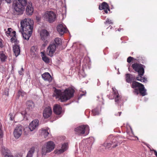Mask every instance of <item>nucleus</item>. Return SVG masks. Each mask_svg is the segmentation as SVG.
<instances>
[{
  "instance_id": "0eeeda50",
  "label": "nucleus",
  "mask_w": 157,
  "mask_h": 157,
  "mask_svg": "<svg viewBox=\"0 0 157 157\" xmlns=\"http://www.w3.org/2000/svg\"><path fill=\"white\" fill-rule=\"evenodd\" d=\"M55 144L52 141L48 142L46 145H44L42 149V155H45L47 153L50 152L54 148Z\"/></svg>"
},
{
  "instance_id": "680f3d73",
  "label": "nucleus",
  "mask_w": 157,
  "mask_h": 157,
  "mask_svg": "<svg viewBox=\"0 0 157 157\" xmlns=\"http://www.w3.org/2000/svg\"><path fill=\"white\" fill-rule=\"evenodd\" d=\"M65 9H66V7L65 6L64 7Z\"/></svg>"
},
{
  "instance_id": "8fccbe9b",
  "label": "nucleus",
  "mask_w": 157,
  "mask_h": 157,
  "mask_svg": "<svg viewBox=\"0 0 157 157\" xmlns=\"http://www.w3.org/2000/svg\"><path fill=\"white\" fill-rule=\"evenodd\" d=\"M8 3H10L13 0H5Z\"/></svg>"
},
{
  "instance_id": "f03ea898",
  "label": "nucleus",
  "mask_w": 157,
  "mask_h": 157,
  "mask_svg": "<svg viewBox=\"0 0 157 157\" xmlns=\"http://www.w3.org/2000/svg\"><path fill=\"white\" fill-rule=\"evenodd\" d=\"M74 91V89L71 87H68L63 92L60 90L55 89L54 95L57 97H60V101L63 102L66 101L72 97Z\"/></svg>"
},
{
  "instance_id": "c756f323",
  "label": "nucleus",
  "mask_w": 157,
  "mask_h": 157,
  "mask_svg": "<svg viewBox=\"0 0 157 157\" xmlns=\"http://www.w3.org/2000/svg\"><path fill=\"white\" fill-rule=\"evenodd\" d=\"M114 145V144H112V143H107L106 144H105V146L106 147V149H112V146Z\"/></svg>"
},
{
  "instance_id": "c85d7f7f",
  "label": "nucleus",
  "mask_w": 157,
  "mask_h": 157,
  "mask_svg": "<svg viewBox=\"0 0 157 157\" xmlns=\"http://www.w3.org/2000/svg\"><path fill=\"white\" fill-rule=\"evenodd\" d=\"M112 89L114 94V97H115V101L116 102H117L119 100V95L117 94V92L114 90L113 88H112Z\"/></svg>"
},
{
  "instance_id": "20e7f679",
  "label": "nucleus",
  "mask_w": 157,
  "mask_h": 157,
  "mask_svg": "<svg viewBox=\"0 0 157 157\" xmlns=\"http://www.w3.org/2000/svg\"><path fill=\"white\" fill-rule=\"evenodd\" d=\"M132 87L133 88H135L134 92L137 94H138L139 92L142 96H144L146 95V90L145 89L144 85L141 83L136 81H133Z\"/></svg>"
},
{
  "instance_id": "864d4df0",
  "label": "nucleus",
  "mask_w": 157,
  "mask_h": 157,
  "mask_svg": "<svg viewBox=\"0 0 157 157\" xmlns=\"http://www.w3.org/2000/svg\"><path fill=\"white\" fill-rule=\"evenodd\" d=\"M36 20L38 21H39L40 20V18L38 17H36Z\"/></svg>"
},
{
  "instance_id": "bb28decb",
  "label": "nucleus",
  "mask_w": 157,
  "mask_h": 157,
  "mask_svg": "<svg viewBox=\"0 0 157 157\" xmlns=\"http://www.w3.org/2000/svg\"><path fill=\"white\" fill-rule=\"evenodd\" d=\"M0 58L2 62H4L7 58L3 52H0Z\"/></svg>"
},
{
  "instance_id": "473e14b6",
  "label": "nucleus",
  "mask_w": 157,
  "mask_h": 157,
  "mask_svg": "<svg viewBox=\"0 0 157 157\" xmlns=\"http://www.w3.org/2000/svg\"><path fill=\"white\" fill-rule=\"evenodd\" d=\"M37 50V48L36 46H33L31 48V52H32L34 53V54H36V52Z\"/></svg>"
},
{
  "instance_id": "49530a36",
  "label": "nucleus",
  "mask_w": 157,
  "mask_h": 157,
  "mask_svg": "<svg viewBox=\"0 0 157 157\" xmlns=\"http://www.w3.org/2000/svg\"><path fill=\"white\" fill-rule=\"evenodd\" d=\"M22 91V93L21 94V96L22 97H23V96H24L25 95V92L23 91Z\"/></svg>"
},
{
  "instance_id": "9d476101",
  "label": "nucleus",
  "mask_w": 157,
  "mask_h": 157,
  "mask_svg": "<svg viewBox=\"0 0 157 157\" xmlns=\"http://www.w3.org/2000/svg\"><path fill=\"white\" fill-rule=\"evenodd\" d=\"M57 47V45L54 43H51L47 48V53L48 55L50 57H52Z\"/></svg>"
},
{
  "instance_id": "6e6d98bb",
  "label": "nucleus",
  "mask_w": 157,
  "mask_h": 157,
  "mask_svg": "<svg viewBox=\"0 0 157 157\" xmlns=\"http://www.w3.org/2000/svg\"><path fill=\"white\" fill-rule=\"evenodd\" d=\"M121 112H118V113H119V116H120V115H121Z\"/></svg>"
},
{
  "instance_id": "f704fd0d",
  "label": "nucleus",
  "mask_w": 157,
  "mask_h": 157,
  "mask_svg": "<svg viewBox=\"0 0 157 157\" xmlns=\"http://www.w3.org/2000/svg\"><path fill=\"white\" fill-rule=\"evenodd\" d=\"M33 10H25V14L27 16L31 15L33 13Z\"/></svg>"
},
{
  "instance_id": "b1692460",
  "label": "nucleus",
  "mask_w": 157,
  "mask_h": 157,
  "mask_svg": "<svg viewBox=\"0 0 157 157\" xmlns=\"http://www.w3.org/2000/svg\"><path fill=\"white\" fill-rule=\"evenodd\" d=\"M24 10H12V13L15 16L20 15L24 13Z\"/></svg>"
},
{
  "instance_id": "bf43d9fd",
  "label": "nucleus",
  "mask_w": 157,
  "mask_h": 157,
  "mask_svg": "<svg viewBox=\"0 0 157 157\" xmlns=\"http://www.w3.org/2000/svg\"><path fill=\"white\" fill-rule=\"evenodd\" d=\"M59 4H60V5H62V4H63V3H62V2H59Z\"/></svg>"
},
{
  "instance_id": "5701e85b",
  "label": "nucleus",
  "mask_w": 157,
  "mask_h": 157,
  "mask_svg": "<svg viewBox=\"0 0 157 157\" xmlns=\"http://www.w3.org/2000/svg\"><path fill=\"white\" fill-rule=\"evenodd\" d=\"M49 129H43L42 130V134L45 138H46L49 134Z\"/></svg>"
},
{
  "instance_id": "58836bf2",
  "label": "nucleus",
  "mask_w": 157,
  "mask_h": 157,
  "mask_svg": "<svg viewBox=\"0 0 157 157\" xmlns=\"http://www.w3.org/2000/svg\"><path fill=\"white\" fill-rule=\"evenodd\" d=\"M24 71L23 68L22 67L21 70L18 71L19 74L21 75L23 74V72Z\"/></svg>"
},
{
  "instance_id": "6ab92c4d",
  "label": "nucleus",
  "mask_w": 157,
  "mask_h": 157,
  "mask_svg": "<svg viewBox=\"0 0 157 157\" xmlns=\"http://www.w3.org/2000/svg\"><path fill=\"white\" fill-rule=\"evenodd\" d=\"M99 10H109V6L105 2H103L99 6Z\"/></svg>"
},
{
  "instance_id": "f257e3e1",
  "label": "nucleus",
  "mask_w": 157,
  "mask_h": 157,
  "mask_svg": "<svg viewBox=\"0 0 157 157\" xmlns=\"http://www.w3.org/2000/svg\"><path fill=\"white\" fill-rule=\"evenodd\" d=\"M21 32L24 39L28 40L32 35L33 27V22L29 18H25L21 22Z\"/></svg>"
},
{
  "instance_id": "603ef678",
  "label": "nucleus",
  "mask_w": 157,
  "mask_h": 157,
  "mask_svg": "<svg viewBox=\"0 0 157 157\" xmlns=\"http://www.w3.org/2000/svg\"><path fill=\"white\" fill-rule=\"evenodd\" d=\"M6 35H7V36H8V34L10 35V34H11V33H10V32H8L7 31L6 32Z\"/></svg>"
},
{
  "instance_id": "a211bd4d",
  "label": "nucleus",
  "mask_w": 157,
  "mask_h": 157,
  "mask_svg": "<svg viewBox=\"0 0 157 157\" xmlns=\"http://www.w3.org/2000/svg\"><path fill=\"white\" fill-rule=\"evenodd\" d=\"M42 78L45 81L50 82L52 81V78L49 73L45 72L42 75Z\"/></svg>"
},
{
  "instance_id": "cd10ccee",
  "label": "nucleus",
  "mask_w": 157,
  "mask_h": 157,
  "mask_svg": "<svg viewBox=\"0 0 157 157\" xmlns=\"http://www.w3.org/2000/svg\"><path fill=\"white\" fill-rule=\"evenodd\" d=\"M27 106L29 109H32L34 107V104L33 102L31 101H29L27 102Z\"/></svg>"
},
{
  "instance_id": "7c9ffc66",
  "label": "nucleus",
  "mask_w": 157,
  "mask_h": 157,
  "mask_svg": "<svg viewBox=\"0 0 157 157\" xmlns=\"http://www.w3.org/2000/svg\"><path fill=\"white\" fill-rule=\"evenodd\" d=\"M92 113L94 116L98 115L99 114V111L98 108H96L92 110Z\"/></svg>"
},
{
  "instance_id": "c03bdc74",
  "label": "nucleus",
  "mask_w": 157,
  "mask_h": 157,
  "mask_svg": "<svg viewBox=\"0 0 157 157\" xmlns=\"http://www.w3.org/2000/svg\"><path fill=\"white\" fill-rule=\"evenodd\" d=\"M109 10H110V9H113L114 8L113 6L112 5H110V6H109Z\"/></svg>"
},
{
  "instance_id": "e433bc0d",
  "label": "nucleus",
  "mask_w": 157,
  "mask_h": 157,
  "mask_svg": "<svg viewBox=\"0 0 157 157\" xmlns=\"http://www.w3.org/2000/svg\"><path fill=\"white\" fill-rule=\"evenodd\" d=\"M113 22H112V21L111 20H109V19L107 18L106 19V20L105 22V24H112Z\"/></svg>"
},
{
  "instance_id": "37998d69",
  "label": "nucleus",
  "mask_w": 157,
  "mask_h": 157,
  "mask_svg": "<svg viewBox=\"0 0 157 157\" xmlns=\"http://www.w3.org/2000/svg\"><path fill=\"white\" fill-rule=\"evenodd\" d=\"M152 151H154L155 155L157 157V151L154 149L151 150Z\"/></svg>"
},
{
  "instance_id": "5fc2aeb1",
  "label": "nucleus",
  "mask_w": 157,
  "mask_h": 157,
  "mask_svg": "<svg viewBox=\"0 0 157 157\" xmlns=\"http://www.w3.org/2000/svg\"><path fill=\"white\" fill-rule=\"evenodd\" d=\"M105 13H108V10H104Z\"/></svg>"
},
{
  "instance_id": "39448f33",
  "label": "nucleus",
  "mask_w": 157,
  "mask_h": 157,
  "mask_svg": "<svg viewBox=\"0 0 157 157\" xmlns=\"http://www.w3.org/2000/svg\"><path fill=\"white\" fill-rule=\"evenodd\" d=\"M27 3V0H15L13 2V6L14 10H23Z\"/></svg>"
},
{
  "instance_id": "f3484780",
  "label": "nucleus",
  "mask_w": 157,
  "mask_h": 157,
  "mask_svg": "<svg viewBox=\"0 0 157 157\" xmlns=\"http://www.w3.org/2000/svg\"><path fill=\"white\" fill-rule=\"evenodd\" d=\"M54 113L57 115H60L62 112V108L59 105L56 104L53 107Z\"/></svg>"
},
{
  "instance_id": "e2e57ef3",
  "label": "nucleus",
  "mask_w": 157,
  "mask_h": 157,
  "mask_svg": "<svg viewBox=\"0 0 157 157\" xmlns=\"http://www.w3.org/2000/svg\"><path fill=\"white\" fill-rule=\"evenodd\" d=\"M26 157H28L26 156Z\"/></svg>"
},
{
  "instance_id": "052dcab7",
  "label": "nucleus",
  "mask_w": 157,
  "mask_h": 157,
  "mask_svg": "<svg viewBox=\"0 0 157 157\" xmlns=\"http://www.w3.org/2000/svg\"><path fill=\"white\" fill-rule=\"evenodd\" d=\"M120 29H118V31H120Z\"/></svg>"
},
{
  "instance_id": "ddd939ff",
  "label": "nucleus",
  "mask_w": 157,
  "mask_h": 157,
  "mask_svg": "<svg viewBox=\"0 0 157 157\" xmlns=\"http://www.w3.org/2000/svg\"><path fill=\"white\" fill-rule=\"evenodd\" d=\"M52 114V109L49 106L46 107L43 111V116L45 119L49 118L51 115Z\"/></svg>"
},
{
  "instance_id": "2f4dec72",
  "label": "nucleus",
  "mask_w": 157,
  "mask_h": 157,
  "mask_svg": "<svg viewBox=\"0 0 157 157\" xmlns=\"http://www.w3.org/2000/svg\"><path fill=\"white\" fill-rule=\"evenodd\" d=\"M32 5V3L30 2H28L27 6L26 7V10H31V9H33V8Z\"/></svg>"
},
{
  "instance_id": "de8ad7c7",
  "label": "nucleus",
  "mask_w": 157,
  "mask_h": 157,
  "mask_svg": "<svg viewBox=\"0 0 157 157\" xmlns=\"http://www.w3.org/2000/svg\"><path fill=\"white\" fill-rule=\"evenodd\" d=\"M22 93V91L20 90V91H19L18 92V96H21V94Z\"/></svg>"
},
{
  "instance_id": "79ce46f5",
  "label": "nucleus",
  "mask_w": 157,
  "mask_h": 157,
  "mask_svg": "<svg viewBox=\"0 0 157 157\" xmlns=\"http://www.w3.org/2000/svg\"><path fill=\"white\" fill-rule=\"evenodd\" d=\"M9 115L10 116V120L12 121L13 120V117L12 116V114L11 113H10Z\"/></svg>"
},
{
  "instance_id": "f8f14e48",
  "label": "nucleus",
  "mask_w": 157,
  "mask_h": 157,
  "mask_svg": "<svg viewBox=\"0 0 157 157\" xmlns=\"http://www.w3.org/2000/svg\"><path fill=\"white\" fill-rule=\"evenodd\" d=\"M39 122L38 120L35 119L30 123L29 128L31 131L37 129L38 126Z\"/></svg>"
},
{
  "instance_id": "412c9836",
  "label": "nucleus",
  "mask_w": 157,
  "mask_h": 157,
  "mask_svg": "<svg viewBox=\"0 0 157 157\" xmlns=\"http://www.w3.org/2000/svg\"><path fill=\"white\" fill-rule=\"evenodd\" d=\"M13 51L15 56L17 57L20 53V47L17 45H14L13 47Z\"/></svg>"
},
{
  "instance_id": "2eb2a0df",
  "label": "nucleus",
  "mask_w": 157,
  "mask_h": 157,
  "mask_svg": "<svg viewBox=\"0 0 157 157\" xmlns=\"http://www.w3.org/2000/svg\"><path fill=\"white\" fill-rule=\"evenodd\" d=\"M1 151L4 157H13L10 153V151L4 147H2Z\"/></svg>"
},
{
  "instance_id": "a19ab883",
  "label": "nucleus",
  "mask_w": 157,
  "mask_h": 157,
  "mask_svg": "<svg viewBox=\"0 0 157 157\" xmlns=\"http://www.w3.org/2000/svg\"><path fill=\"white\" fill-rule=\"evenodd\" d=\"M11 34L12 35H13V36L14 37H16V32L15 31H13L12 33H11Z\"/></svg>"
},
{
  "instance_id": "ea45409f",
  "label": "nucleus",
  "mask_w": 157,
  "mask_h": 157,
  "mask_svg": "<svg viewBox=\"0 0 157 157\" xmlns=\"http://www.w3.org/2000/svg\"><path fill=\"white\" fill-rule=\"evenodd\" d=\"M21 114L24 117L25 116V115L26 114V112L25 111H22L21 113Z\"/></svg>"
},
{
  "instance_id": "4468645a",
  "label": "nucleus",
  "mask_w": 157,
  "mask_h": 157,
  "mask_svg": "<svg viewBox=\"0 0 157 157\" xmlns=\"http://www.w3.org/2000/svg\"><path fill=\"white\" fill-rule=\"evenodd\" d=\"M41 38L42 40H45L46 43L47 41V39L49 36V32L45 29L42 30L40 33Z\"/></svg>"
},
{
  "instance_id": "dca6fc26",
  "label": "nucleus",
  "mask_w": 157,
  "mask_h": 157,
  "mask_svg": "<svg viewBox=\"0 0 157 157\" xmlns=\"http://www.w3.org/2000/svg\"><path fill=\"white\" fill-rule=\"evenodd\" d=\"M57 30L61 35H63L67 31V29L66 28L63 26L62 24H60L58 25L57 27Z\"/></svg>"
},
{
  "instance_id": "72a5a7b5",
  "label": "nucleus",
  "mask_w": 157,
  "mask_h": 157,
  "mask_svg": "<svg viewBox=\"0 0 157 157\" xmlns=\"http://www.w3.org/2000/svg\"><path fill=\"white\" fill-rule=\"evenodd\" d=\"M42 59L46 63H48L49 62V59L46 57L45 56L43 55L42 56Z\"/></svg>"
},
{
  "instance_id": "4c0bfd02",
  "label": "nucleus",
  "mask_w": 157,
  "mask_h": 157,
  "mask_svg": "<svg viewBox=\"0 0 157 157\" xmlns=\"http://www.w3.org/2000/svg\"><path fill=\"white\" fill-rule=\"evenodd\" d=\"M133 59V58L129 56L127 59V62L128 63H130Z\"/></svg>"
},
{
  "instance_id": "7ed1b4c3",
  "label": "nucleus",
  "mask_w": 157,
  "mask_h": 157,
  "mask_svg": "<svg viewBox=\"0 0 157 157\" xmlns=\"http://www.w3.org/2000/svg\"><path fill=\"white\" fill-rule=\"evenodd\" d=\"M133 69L138 74V76L136 77V80L142 82L146 83L147 82V78L142 76L144 73V68L145 67L144 65L139 63H134L132 66Z\"/></svg>"
},
{
  "instance_id": "4be33fe9",
  "label": "nucleus",
  "mask_w": 157,
  "mask_h": 157,
  "mask_svg": "<svg viewBox=\"0 0 157 157\" xmlns=\"http://www.w3.org/2000/svg\"><path fill=\"white\" fill-rule=\"evenodd\" d=\"M35 151V148L34 147H31L28 152L27 157H33Z\"/></svg>"
},
{
  "instance_id": "a878e982",
  "label": "nucleus",
  "mask_w": 157,
  "mask_h": 157,
  "mask_svg": "<svg viewBox=\"0 0 157 157\" xmlns=\"http://www.w3.org/2000/svg\"><path fill=\"white\" fill-rule=\"evenodd\" d=\"M55 43L57 45V47H58L59 45H60L62 44V41L61 39L58 37L56 38L54 40Z\"/></svg>"
},
{
  "instance_id": "6e6552de",
  "label": "nucleus",
  "mask_w": 157,
  "mask_h": 157,
  "mask_svg": "<svg viewBox=\"0 0 157 157\" xmlns=\"http://www.w3.org/2000/svg\"><path fill=\"white\" fill-rule=\"evenodd\" d=\"M44 18L50 23L53 22L56 20V15L52 11H47L44 15Z\"/></svg>"
},
{
  "instance_id": "3c124183",
  "label": "nucleus",
  "mask_w": 157,
  "mask_h": 157,
  "mask_svg": "<svg viewBox=\"0 0 157 157\" xmlns=\"http://www.w3.org/2000/svg\"><path fill=\"white\" fill-rule=\"evenodd\" d=\"M2 47V44L1 41H0V47Z\"/></svg>"
},
{
  "instance_id": "393cba45",
  "label": "nucleus",
  "mask_w": 157,
  "mask_h": 157,
  "mask_svg": "<svg viewBox=\"0 0 157 157\" xmlns=\"http://www.w3.org/2000/svg\"><path fill=\"white\" fill-rule=\"evenodd\" d=\"M67 149V144L65 143L62 145V148L59 150V153H63Z\"/></svg>"
},
{
  "instance_id": "a18cd8bd",
  "label": "nucleus",
  "mask_w": 157,
  "mask_h": 157,
  "mask_svg": "<svg viewBox=\"0 0 157 157\" xmlns=\"http://www.w3.org/2000/svg\"><path fill=\"white\" fill-rule=\"evenodd\" d=\"M13 37H14L13 36V37L12 38H11L10 39L11 41L12 42H15V39L14 38H13Z\"/></svg>"
},
{
  "instance_id": "423d86ee",
  "label": "nucleus",
  "mask_w": 157,
  "mask_h": 157,
  "mask_svg": "<svg viewBox=\"0 0 157 157\" xmlns=\"http://www.w3.org/2000/svg\"><path fill=\"white\" fill-rule=\"evenodd\" d=\"M75 130L77 134L79 135L84 134L85 136L88 134L89 128L87 125H81L76 128Z\"/></svg>"
},
{
  "instance_id": "4d7b16f0",
  "label": "nucleus",
  "mask_w": 157,
  "mask_h": 157,
  "mask_svg": "<svg viewBox=\"0 0 157 157\" xmlns=\"http://www.w3.org/2000/svg\"><path fill=\"white\" fill-rule=\"evenodd\" d=\"M2 82V80L0 78V84H1V83Z\"/></svg>"
},
{
  "instance_id": "09e8293b",
  "label": "nucleus",
  "mask_w": 157,
  "mask_h": 157,
  "mask_svg": "<svg viewBox=\"0 0 157 157\" xmlns=\"http://www.w3.org/2000/svg\"><path fill=\"white\" fill-rule=\"evenodd\" d=\"M12 29L11 28H9L8 29V32H10V33H11V31H12Z\"/></svg>"
},
{
  "instance_id": "9b49d317",
  "label": "nucleus",
  "mask_w": 157,
  "mask_h": 157,
  "mask_svg": "<svg viewBox=\"0 0 157 157\" xmlns=\"http://www.w3.org/2000/svg\"><path fill=\"white\" fill-rule=\"evenodd\" d=\"M23 132V127L21 125H17L14 129L13 135L17 139L21 135Z\"/></svg>"
},
{
  "instance_id": "13d9d810",
  "label": "nucleus",
  "mask_w": 157,
  "mask_h": 157,
  "mask_svg": "<svg viewBox=\"0 0 157 157\" xmlns=\"http://www.w3.org/2000/svg\"><path fill=\"white\" fill-rule=\"evenodd\" d=\"M2 1V0H0V5Z\"/></svg>"
},
{
  "instance_id": "1a4fd4ad",
  "label": "nucleus",
  "mask_w": 157,
  "mask_h": 157,
  "mask_svg": "<svg viewBox=\"0 0 157 157\" xmlns=\"http://www.w3.org/2000/svg\"><path fill=\"white\" fill-rule=\"evenodd\" d=\"M120 136L114 137L112 135H109L107 138L108 140H110V142L114 145L112 146L113 148H115L118 145V142L121 143V142L120 140Z\"/></svg>"
},
{
  "instance_id": "aec40b11",
  "label": "nucleus",
  "mask_w": 157,
  "mask_h": 157,
  "mask_svg": "<svg viewBox=\"0 0 157 157\" xmlns=\"http://www.w3.org/2000/svg\"><path fill=\"white\" fill-rule=\"evenodd\" d=\"M135 77L132 75L127 74H126V81L127 82L131 83L132 81L135 79Z\"/></svg>"
},
{
  "instance_id": "c9c22d12",
  "label": "nucleus",
  "mask_w": 157,
  "mask_h": 157,
  "mask_svg": "<svg viewBox=\"0 0 157 157\" xmlns=\"http://www.w3.org/2000/svg\"><path fill=\"white\" fill-rule=\"evenodd\" d=\"M2 124L1 123H0V138H2L3 136V132L2 130Z\"/></svg>"
}]
</instances>
